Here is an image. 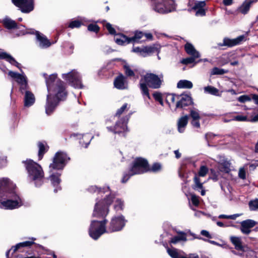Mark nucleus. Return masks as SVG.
I'll return each mask as SVG.
<instances>
[{"label": "nucleus", "mask_w": 258, "mask_h": 258, "mask_svg": "<svg viewBox=\"0 0 258 258\" xmlns=\"http://www.w3.org/2000/svg\"><path fill=\"white\" fill-rule=\"evenodd\" d=\"M47 86L48 95L45 105V112L50 115L54 111L59 100H64L67 96L63 82L57 79L56 74H52L47 77L44 74Z\"/></svg>", "instance_id": "nucleus-1"}, {"label": "nucleus", "mask_w": 258, "mask_h": 258, "mask_svg": "<svg viewBox=\"0 0 258 258\" xmlns=\"http://www.w3.org/2000/svg\"><path fill=\"white\" fill-rule=\"evenodd\" d=\"M23 205V200L16 191L15 184L8 178H1L0 208L14 210Z\"/></svg>", "instance_id": "nucleus-2"}, {"label": "nucleus", "mask_w": 258, "mask_h": 258, "mask_svg": "<svg viewBox=\"0 0 258 258\" xmlns=\"http://www.w3.org/2000/svg\"><path fill=\"white\" fill-rule=\"evenodd\" d=\"M126 221L122 215L112 217L109 224L106 226L107 220H93L89 229V235L96 240L105 233H112L120 231L125 225Z\"/></svg>", "instance_id": "nucleus-3"}, {"label": "nucleus", "mask_w": 258, "mask_h": 258, "mask_svg": "<svg viewBox=\"0 0 258 258\" xmlns=\"http://www.w3.org/2000/svg\"><path fill=\"white\" fill-rule=\"evenodd\" d=\"M163 82V75L161 74L157 75L151 73H147L140 81V88L143 96L150 99L148 86L152 89H158L161 87Z\"/></svg>", "instance_id": "nucleus-4"}, {"label": "nucleus", "mask_w": 258, "mask_h": 258, "mask_svg": "<svg viewBox=\"0 0 258 258\" xmlns=\"http://www.w3.org/2000/svg\"><path fill=\"white\" fill-rule=\"evenodd\" d=\"M25 165L30 179L35 182L36 186L43 183L44 173L41 166L31 159L23 162Z\"/></svg>", "instance_id": "nucleus-5"}, {"label": "nucleus", "mask_w": 258, "mask_h": 258, "mask_svg": "<svg viewBox=\"0 0 258 258\" xmlns=\"http://www.w3.org/2000/svg\"><path fill=\"white\" fill-rule=\"evenodd\" d=\"M114 197L110 195L105 198L102 201L97 202L95 205L93 217L97 218H104L109 213V206L113 202Z\"/></svg>", "instance_id": "nucleus-6"}, {"label": "nucleus", "mask_w": 258, "mask_h": 258, "mask_svg": "<svg viewBox=\"0 0 258 258\" xmlns=\"http://www.w3.org/2000/svg\"><path fill=\"white\" fill-rule=\"evenodd\" d=\"M153 10L160 14H166L175 10L173 0H154Z\"/></svg>", "instance_id": "nucleus-7"}, {"label": "nucleus", "mask_w": 258, "mask_h": 258, "mask_svg": "<svg viewBox=\"0 0 258 258\" xmlns=\"http://www.w3.org/2000/svg\"><path fill=\"white\" fill-rule=\"evenodd\" d=\"M70 159L66 153L57 152L53 157L52 163L49 165L50 172L52 171V169L62 170Z\"/></svg>", "instance_id": "nucleus-8"}, {"label": "nucleus", "mask_w": 258, "mask_h": 258, "mask_svg": "<svg viewBox=\"0 0 258 258\" xmlns=\"http://www.w3.org/2000/svg\"><path fill=\"white\" fill-rule=\"evenodd\" d=\"M131 169V175L141 174L150 170L149 164L146 160L137 158L134 161Z\"/></svg>", "instance_id": "nucleus-9"}, {"label": "nucleus", "mask_w": 258, "mask_h": 258, "mask_svg": "<svg viewBox=\"0 0 258 258\" xmlns=\"http://www.w3.org/2000/svg\"><path fill=\"white\" fill-rule=\"evenodd\" d=\"M62 78L76 88L82 89L83 88L81 77L75 70H72L67 74H63Z\"/></svg>", "instance_id": "nucleus-10"}, {"label": "nucleus", "mask_w": 258, "mask_h": 258, "mask_svg": "<svg viewBox=\"0 0 258 258\" xmlns=\"http://www.w3.org/2000/svg\"><path fill=\"white\" fill-rule=\"evenodd\" d=\"M8 75L12 78L15 80L17 83L19 85V90L21 93H24L26 89H28L29 86L27 82V79L24 73L22 72L21 74H19L13 71H9Z\"/></svg>", "instance_id": "nucleus-11"}, {"label": "nucleus", "mask_w": 258, "mask_h": 258, "mask_svg": "<svg viewBox=\"0 0 258 258\" xmlns=\"http://www.w3.org/2000/svg\"><path fill=\"white\" fill-rule=\"evenodd\" d=\"M12 1L23 13H28L34 9V0H12Z\"/></svg>", "instance_id": "nucleus-12"}, {"label": "nucleus", "mask_w": 258, "mask_h": 258, "mask_svg": "<svg viewBox=\"0 0 258 258\" xmlns=\"http://www.w3.org/2000/svg\"><path fill=\"white\" fill-rule=\"evenodd\" d=\"M128 118L122 117L116 122L114 127L107 126V128L109 132L114 134H120L124 132L127 130L126 123Z\"/></svg>", "instance_id": "nucleus-13"}, {"label": "nucleus", "mask_w": 258, "mask_h": 258, "mask_svg": "<svg viewBox=\"0 0 258 258\" xmlns=\"http://www.w3.org/2000/svg\"><path fill=\"white\" fill-rule=\"evenodd\" d=\"M167 251L172 258H199L198 255L196 253L186 255L183 251L174 248H168Z\"/></svg>", "instance_id": "nucleus-14"}, {"label": "nucleus", "mask_w": 258, "mask_h": 258, "mask_svg": "<svg viewBox=\"0 0 258 258\" xmlns=\"http://www.w3.org/2000/svg\"><path fill=\"white\" fill-rule=\"evenodd\" d=\"M256 224V221L251 219L242 221L240 223V230L243 234L248 235L251 232V229L254 227Z\"/></svg>", "instance_id": "nucleus-15"}, {"label": "nucleus", "mask_w": 258, "mask_h": 258, "mask_svg": "<svg viewBox=\"0 0 258 258\" xmlns=\"http://www.w3.org/2000/svg\"><path fill=\"white\" fill-rule=\"evenodd\" d=\"M54 170V169H52V171L50 172V169L49 168V179L52 185L55 187L54 192H56L57 190L61 189L60 186H59L60 182V179L59 177L61 174L58 172L54 173L53 171Z\"/></svg>", "instance_id": "nucleus-16"}, {"label": "nucleus", "mask_w": 258, "mask_h": 258, "mask_svg": "<svg viewBox=\"0 0 258 258\" xmlns=\"http://www.w3.org/2000/svg\"><path fill=\"white\" fill-rule=\"evenodd\" d=\"M3 24L5 28L8 29H12L14 28L21 29V27H22L23 29L21 30V32L19 33L18 35H24L25 34L24 30V26L21 25L20 27H18L16 22L8 17H6L3 19Z\"/></svg>", "instance_id": "nucleus-17"}, {"label": "nucleus", "mask_w": 258, "mask_h": 258, "mask_svg": "<svg viewBox=\"0 0 258 258\" xmlns=\"http://www.w3.org/2000/svg\"><path fill=\"white\" fill-rule=\"evenodd\" d=\"M35 35L40 47L46 48L51 45V43L43 34L38 31H35Z\"/></svg>", "instance_id": "nucleus-18"}, {"label": "nucleus", "mask_w": 258, "mask_h": 258, "mask_svg": "<svg viewBox=\"0 0 258 258\" xmlns=\"http://www.w3.org/2000/svg\"><path fill=\"white\" fill-rule=\"evenodd\" d=\"M113 83L114 87L119 90L125 89L127 87L126 78L122 74L115 78Z\"/></svg>", "instance_id": "nucleus-19"}, {"label": "nucleus", "mask_w": 258, "mask_h": 258, "mask_svg": "<svg viewBox=\"0 0 258 258\" xmlns=\"http://www.w3.org/2000/svg\"><path fill=\"white\" fill-rule=\"evenodd\" d=\"M24 105L26 107H30L32 106L35 101V98L34 95L32 92L28 90V89H26L24 91Z\"/></svg>", "instance_id": "nucleus-20"}, {"label": "nucleus", "mask_w": 258, "mask_h": 258, "mask_svg": "<svg viewBox=\"0 0 258 258\" xmlns=\"http://www.w3.org/2000/svg\"><path fill=\"white\" fill-rule=\"evenodd\" d=\"M191 103V98L189 96L187 95H182L179 97L178 100L176 104V107L183 108L189 105Z\"/></svg>", "instance_id": "nucleus-21"}, {"label": "nucleus", "mask_w": 258, "mask_h": 258, "mask_svg": "<svg viewBox=\"0 0 258 258\" xmlns=\"http://www.w3.org/2000/svg\"><path fill=\"white\" fill-rule=\"evenodd\" d=\"M206 6L205 1L196 2L193 9L196 12V15L197 16H203L206 14L205 7Z\"/></svg>", "instance_id": "nucleus-22"}, {"label": "nucleus", "mask_w": 258, "mask_h": 258, "mask_svg": "<svg viewBox=\"0 0 258 258\" xmlns=\"http://www.w3.org/2000/svg\"><path fill=\"white\" fill-rule=\"evenodd\" d=\"M36 239L35 238L32 237L31 241H26L23 242H20L16 245V246L12 247V249L13 250V252H16L19 248L22 247H30L33 244L35 245L36 248H42V246L39 244H36L34 242V241Z\"/></svg>", "instance_id": "nucleus-23"}, {"label": "nucleus", "mask_w": 258, "mask_h": 258, "mask_svg": "<svg viewBox=\"0 0 258 258\" xmlns=\"http://www.w3.org/2000/svg\"><path fill=\"white\" fill-rule=\"evenodd\" d=\"M0 59H5L11 64L16 66L19 69H21V64L18 62L13 57L6 52H0Z\"/></svg>", "instance_id": "nucleus-24"}, {"label": "nucleus", "mask_w": 258, "mask_h": 258, "mask_svg": "<svg viewBox=\"0 0 258 258\" xmlns=\"http://www.w3.org/2000/svg\"><path fill=\"white\" fill-rule=\"evenodd\" d=\"M230 239L236 250H240L243 252L245 251V246L242 244L241 237L232 236L230 237Z\"/></svg>", "instance_id": "nucleus-25"}, {"label": "nucleus", "mask_w": 258, "mask_h": 258, "mask_svg": "<svg viewBox=\"0 0 258 258\" xmlns=\"http://www.w3.org/2000/svg\"><path fill=\"white\" fill-rule=\"evenodd\" d=\"M188 117L187 115H184L179 118L177 121L178 131L182 133L184 132L188 123Z\"/></svg>", "instance_id": "nucleus-26"}, {"label": "nucleus", "mask_w": 258, "mask_h": 258, "mask_svg": "<svg viewBox=\"0 0 258 258\" xmlns=\"http://www.w3.org/2000/svg\"><path fill=\"white\" fill-rule=\"evenodd\" d=\"M245 39L244 35H240L234 39H225L224 40V44L225 45L228 46H233L240 43Z\"/></svg>", "instance_id": "nucleus-27"}, {"label": "nucleus", "mask_w": 258, "mask_h": 258, "mask_svg": "<svg viewBox=\"0 0 258 258\" xmlns=\"http://www.w3.org/2000/svg\"><path fill=\"white\" fill-rule=\"evenodd\" d=\"M77 136H78V139H80V144L85 148L88 147L91 139L93 138V137L88 134L83 135L79 134L77 135Z\"/></svg>", "instance_id": "nucleus-28"}, {"label": "nucleus", "mask_w": 258, "mask_h": 258, "mask_svg": "<svg viewBox=\"0 0 258 258\" xmlns=\"http://www.w3.org/2000/svg\"><path fill=\"white\" fill-rule=\"evenodd\" d=\"M115 42L118 45H126L131 43L130 37H127L123 34H118L114 37Z\"/></svg>", "instance_id": "nucleus-29"}, {"label": "nucleus", "mask_w": 258, "mask_h": 258, "mask_svg": "<svg viewBox=\"0 0 258 258\" xmlns=\"http://www.w3.org/2000/svg\"><path fill=\"white\" fill-rule=\"evenodd\" d=\"M184 48L185 51L189 55L196 57H200V55L199 52L195 49V47L191 44L187 43L185 45Z\"/></svg>", "instance_id": "nucleus-30"}, {"label": "nucleus", "mask_w": 258, "mask_h": 258, "mask_svg": "<svg viewBox=\"0 0 258 258\" xmlns=\"http://www.w3.org/2000/svg\"><path fill=\"white\" fill-rule=\"evenodd\" d=\"M186 234L184 232H180L178 233V235L174 236L171 238L170 243L175 244L179 242L186 241Z\"/></svg>", "instance_id": "nucleus-31"}, {"label": "nucleus", "mask_w": 258, "mask_h": 258, "mask_svg": "<svg viewBox=\"0 0 258 258\" xmlns=\"http://www.w3.org/2000/svg\"><path fill=\"white\" fill-rule=\"evenodd\" d=\"M204 91L205 93L209 94L214 96H221V93L216 88L212 86H208L204 88Z\"/></svg>", "instance_id": "nucleus-32"}, {"label": "nucleus", "mask_w": 258, "mask_h": 258, "mask_svg": "<svg viewBox=\"0 0 258 258\" xmlns=\"http://www.w3.org/2000/svg\"><path fill=\"white\" fill-rule=\"evenodd\" d=\"M252 3V2L250 0H246L239 8V12L243 14H246L249 11Z\"/></svg>", "instance_id": "nucleus-33"}, {"label": "nucleus", "mask_w": 258, "mask_h": 258, "mask_svg": "<svg viewBox=\"0 0 258 258\" xmlns=\"http://www.w3.org/2000/svg\"><path fill=\"white\" fill-rule=\"evenodd\" d=\"M192 86L191 82L186 80L179 81L177 85L178 88L191 89Z\"/></svg>", "instance_id": "nucleus-34"}, {"label": "nucleus", "mask_w": 258, "mask_h": 258, "mask_svg": "<svg viewBox=\"0 0 258 258\" xmlns=\"http://www.w3.org/2000/svg\"><path fill=\"white\" fill-rule=\"evenodd\" d=\"M88 190L91 193L97 192L98 194H102L107 191H110V188L107 186L104 187L103 189H98L96 186L92 185L88 188Z\"/></svg>", "instance_id": "nucleus-35"}, {"label": "nucleus", "mask_w": 258, "mask_h": 258, "mask_svg": "<svg viewBox=\"0 0 258 258\" xmlns=\"http://www.w3.org/2000/svg\"><path fill=\"white\" fill-rule=\"evenodd\" d=\"M144 36V33L141 31H136L133 37H130L131 42H140L141 39Z\"/></svg>", "instance_id": "nucleus-36"}, {"label": "nucleus", "mask_w": 258, "mask_h": 258, "mask_svg": "<svg viewBox=\"0 0 258 258\" xmlns=\"http://www.w3.org/2000/svg\"><path fill=\"white\" fill-rule=\"evenodd\" d=\"M157 51V48L154 46L144 47V57H146Z\"/></svg>", "instance_id": "nucleus-37"}, {"label": "nucleus", "mask_w": 258, "mask_h": 258, "mask_svg": "<svg viewBox=\"0 0 258 258\" xmlns=\"http://www.w3.org/2000/svg\"><path fill=\"white\" fill-rule=\"evenodd\" d=\"M157 51V48L154 46L144 47V57H146Z\"/></svg>", "instance_id": "nucleus-38"}, {"label": "nucleus", "mask_w": 258, "mask_h": 258, "mask_svg": "<svg viewBox=\"0 0 258 258\" xmlns=\"http://www.w3.org/2000/svg\"><path fill=\"white\" fill-rule=\"evenodd\" d=\"M86 22L85 18H81L80 20H75L72 21L69 24V27L71 28H79L84 22Z\"/></svg>", "instance_id": "nucleus-39"}, {"label": "nucleus", "mask_w": 258, "mask_h": 258, "mask_svg": "<svg viewBox=\"0 0 258 258\" xmlns=\"http://www.w3.org/2000/svg\"><path fill=\"white\" fill-rule=\"evenodd\" d=\"M130 108V105L127 103L124 104L119 109H118L115 114V117H119L125 111L128 110Z\"/></svg>", "instance_id": "nucleus-40"}, {"label": "nucleus", "mask_w": 258, "mask_h": 258, "mask_svg": "<svg viewBox=\"0 0 258 258\" xmlns=\"http://www.w3.org/2000/svg\"><path fill=\"white\" fill-rule=\"evenodd\" d=\"M123 207V202L121 200L118 199L115 200L114 203V209L116 211H122Z\"/></svg>", "instance_id": "nucleus-41"}, {"label": "nucleus", "mask_w": 258, "mask_h": 258, "mask_svg": "<svg viewBox=\"0 0 258 258\" xmlns=\"http://www.w3.org/2000/svg\"><path fill=\"white\" fill-rule=\"evenodd\" d=\"M179 96L173 94H170L167 95L166 102L170 106L171 103H174L176 100H178Z\"/></svg>", "instance_id": "nucleus-42"}, {"label": "nucleus", "mask_w": 258, "mask_h": 258, "mask_svg": "<svg viewBox=\"0 0 258 258\" xmlns=\"http://www.w3.org/2000/svg\"><path fill=\"white\" fill-rule=\"evenodd\" d=\"M38 148H39V151H38L39 159L41 160L44 154V153L46 152V149L44 145L41 142H39L38 143Z\"/></svg>", "instance_id": "nucleus-43"}, {"label": "nucleus", "mask_w": 258, "mask_h": 258, "mask_svg": "<svg viewBox=\"0 0 258 258\" xmlns=\"http://www.w3.org/2000/svg\"><path fill=\"white\" fill-rule=\"evenodd\" d=\"M228 72L227 70H225L223 69H220L217 67L214 68L211 72V74L213 75H223Z\"/></svg>", "instance_id": "nucleus-44"}, {"label": "nucleus", "mask_w": 258, "mask_h": 258, "mask_svg": "<svg viewBox=\"0 0 258 258\" xmlns=\"http://www.w3.org/2000/svg\"><path fill=\"white\" fill-rule=\"evenodd\" d=\"M249 209L251 211L258 210V200L250 201L249 203Z\"/></svg>", "instance_id": "nucleus-45"}, {"label": "nucleus", "mask_w": 258, "mask_h": 258, "mask_svg": "<svg viewBox=\"0 0 258 258\" xmlns=\"http://www.w3.org/2000/svg\"><path fill=\"white\" fill-rule=\"evenodd\" d=\"M194 182L195 183V189H202L203 188V183L201 182L200 180V178L197 175L194 177Z\"/></svg>", "instance_id": "nucleus-46"}, {"label": "nucleus", "mask_w": 258, "mask_h": 258, "mask_svg": "<svg viewBox=\"0 0 258 258\" xmlns=\"http://www.w3.org/2000/svg\"><path fill=\"white\" fill-rule=\"evenodd\" d=\"M123 68L124 70V72L125 75L128 77H133L135 76V73L134 71L131 69L130 66L127 64H125L123 66Z\"/></svg>", "instance_id": "nucleus-47"}, {"label": "nucleus", "mask_w": 258, "mask_h": 258, "mask_svg": "<svg viewBox=\"0 0 258 258\" xmlns=\"http://www.w3.org/2000/svg\"><path fill=\"white\" fill-rule=\"evenodd\" d=\"M190 116L192 119H200V116L199 111L197 109H192L190 111Z\"/></svg>", "instance_id": "nucleus-48"}, {"label": "nucleus", "mask_w": 258, "mask_h": 258, "mask_svg": "<svg viewBox=\"0 0 258 258\" xmlns=\"http://www.w3.org/2000/svg\"><path fill=\"white\" fill-rule=\"evenodd\" d=\"M198 57H194L193 56H191L189 57H187L186 58L182 59L181 61V62L184 64H188L193 63L196 58H197Z\"/></svg>", "instance_id": "nucleus-49"}, {"label": "nucleus", "mask_w": 258, "mask_h": 258, "mask_svg": "<svg viewBox=\"0 0 258 258\" xmlns=\"http://www.w3.org/2000/svg\"><path fill=\"white\" fill-rule=\"evenodd\" d=\"M208 169L206 166H202L198 172L199 176L204 177L208 173Z\"/></svg>", "instance_id": "nucleus-50"}, {"label": "nucleus", "mask_w": 258, "mask_h": 258, "mask_svg": "<svg viewBox=\"0 0 258 258\" xmlns=\"http://www.w3.org/2000/svg\"><path fill=\"white\" fill-rule=\"evenodd\" d=\"M251 100V98L246 95H241L237 98V100L241 103H245L247 101H250Z\"/></svg>", "instance_id": "nucleus-51"}, {"label": "nucleus", "mask_w": 258, "mask_h": 258, "mask_svg": "<svg viewBox=\"0 0 258 258\" xmlns=\"http://www.w3.org/2000/svg\"><path fill=\"white\" fill-rule=\"evenodd\" d=\"M154 99L158 101L161 105H163V102L162 100V95L160 93L156 92L153 94Z\"/></svg>", "instance_id": "nucleus-52"}, {"label": "nucleus", "mask_w": 258, "mask_h": 258, "mask_svg": "<svg viewBox=\"0 0 258 258\" xmlns=\"http://www.w3.org/2000/svg\"><path fill=\"white\" fill-rule=\"evenodd\" d=\"M132 176V175H131V169H130L128 172V173H124L123 174L122 178L121 179V182H126Z\"/></svg>", "instance_id": "nucleus-53"}, {"label": "nucleus", "mask_w": 258, "mask_h": 258, "mask_svg": "<svg viewBox=\"0 0 258 258\" xmlns=\"http://www.w3.org/2000/svg\"><path fill=\"white\" fill-rule=\"evenodd\" d=\"M88 30L90 31L97 32L99 30V27L96 24H90L88 26Z\"/></svg>", "instance_id": "nucleus-54"}, {"label": "nucleus", "mask_w": 258, "mask_h": 258, "mask_svg": "<svg viewBox=\"0 0 258 258\" xmlns=\"http://www.w3.org/2000/svg\"><path fill=\"white\" fill-rule=\"evenodd\" d=\"M133 51L139 54L140 55L144 57V47L141 48L139 47H134Z\"/></svg>", "instance_id": "nucleus-55"}, {"label": "nucleus", "mask_w": 258, "mask_h": 258, "mask_svg": "<svg viewBox=\"0 0 258 258\" xmlns=\"http://www.w3.org/2000/svg\"><path fill=\"white\" fill-rule=\"evenodd\" d=\"M238 176L239 178L244 179L246 178V171L244 168H240L238 172Z\"/></svg>", "instance_id": "nucleus-56"}, {"label": "nucleus", "mask_w": 258, "mask_h": 258, "mask_svg": "<svg viewBox=\"0 0 258 258\" xmlns=\"http://www.w3.org/2000/svg\"><path fill=\"white\" fill-rule=\"evenodd\" d=\"M161 164L158 163H154L150 170H151L153 172H157L161 169Z\"/></svg>", "instance_id": "nucleus-57"}, {"label": "nucleus", "mask_w": 258, "mask_h": 258, "mask_svg": "<svg viewBox=\"0 0 258 258\" xmlns=\"http://www.w3.org/2000/svg\"><path fill=\"white\" fill-rule=\"evenodd\" d=\"M105 27L108 31L109 33L110 34L114 35L115 34V29L112 27L111 25L109 23H106L105 24Z\"/></svg>", "instance_id": "nucleus-58"}, {"label": "nucleus", "mask_w": 258, "mask_h": 258, "mask_svg": "<svg viewBox=\"0 0 258 258\" xmlns=\"http://www.w3.org/2000/svg\"><path fill=\"white\" fill-rule=\"evenodd\" d=\"M191 201L194 205L198 206L199 204V197L195 195H191Z\"/></svg>", "instance_id": "nucleus-59"}, {"label": "nucleus", "mask_w": 258, "mask_h": 258, "mask_svg": "<svg viewBox=\"0 0 258 258\" xmlns=\"http://www.w3.org/2000/svg\"><path fill=\"white\" fill-rule=\"evenodd\" d=\"M232 120L238 121H244L247 120V117L246 116L240 115L235 116Z\"/></svg>", "instance_id": "nucleus-60"}, {"label": "nucleus", "mask_w": 258, "mask_h": 258, "mask_svg": "<svg viewBox=\"0 0 258 258\" xmlns=\"http://www.w3.org/2000/svg\"><path fill=\"white\" fill-rule=\"evenodd\" d=\"M199 119H192L191 123L194 127H196V128L200 127V123L199 122Z\"/></svg>", "instance_id": "nucleus-61"}, {"label": "nucleus", "mask_w": 258, "mask_h": 258, "mask_svg": "<svg viewBox=\"0 0 258 258\" xmlns=\"http://www.w3.org/2000/svg\"><path fill=\"white\" fill-rule=\"evenodd\" d=\"M201 234L202 235L205 236L208 238H212V237L211 235L210 234V233L205 230H203L201 231Z\"/></svg>", "instance_id": "nucleus-62"}, {"label": "nucleus", "mask_w": 258, "mask_h": 258, "mask_svg": "<svg viewBox=\"0 0 258 258\" xmlns=\"http://www.w3.org/2000/svg\"><path fill=\"white\" fill-rule=\"evenodd\" d=\"M198 238L200 239H203L205 241H207V242H209L210 243L214 244V245H218V246H221V244H220L219 243H218L217 242H216L215 241H213V240H208V239H204V238H201V237Z\"/></svg>", "instance_id": "nucleus-63"}, {"label": "nucleus", "mask_w": 258, "mask_h": 258, "mask_svg": "<svg viewBox=\"0 0 258 258\" xmlns=\"http://www.w3.org/2000/svg\"><path fill=\"white\" fill-rule=\"evenodd\" d=\"M215 136V135L212 133H208L205 135V138L207 140H208L210 139H211Z\"/></svg>", "instance_id": "nucleus-64"}]
</instances>
